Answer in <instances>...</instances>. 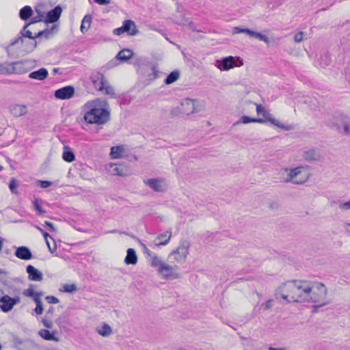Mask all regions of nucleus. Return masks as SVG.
<instances>
[{
	"label": "nucleus",
	"instance_id": "obj_1",
	"mask_svg": "<svg viewBox=\"0 0 350 350\" xmlns=\"http://www.w3.org/2000/svg\"><path fill=\"white\" fill-rule=\"evenodd\" d=\"M106 105L107 103L100 99L88 102L85 105L84 120L89 124H105L110 119V112Z\"/></svg>",
	"mask_w": 350,
	"mask_h": 350
},
{
	"label": "nucleus",
	"instance_id": "obj_2",
	"mask_svg": "<svg viewBox=\"0 0 350 350\" xmlns=\"http://www.w3.org/2000/svg\"><path fill=\"white\" fill-rule=\"evenodd\" d=\"M308 294L307 303L317 304V307L323 306L327 304L326 301L327 289L324 284L318 282H310V291Z\"/></svg>",
	"mask_w": 350,
	"mask_h": 350
},
{
	"label": "nucleus",
	"instance_id": "obj_3",
	"mask_svg": "<svg viewBox=\"0 0 350 350\" xmlns=\"http://www.w3.org/2000/svg\"><path fill=\"white\" fill-rule=\"evenodd\" d=\"M91 81L94 87L98 91H104L105 95L113 96L115 91L113 87L109 84L104 75L100 72L94 71L90 76Z\"/></svg>",
	"mask_w": 350,
	"mask_h": 350
},
{
	"label": "nucleus",
	"instance_id": "obj_4",
	"mask_svg": "<svg viewBox=\"0 0 350 350\" xmlns=\"http://www.w3.org/2000/svg\"><path fill=\"white\" fill-rule=\"evenodd\" d=\"M288 172L286 178L284 180L285 183L293 182L296 185H301L306 183L309 179V174L302 166L294 169L285 168L284 170Z\"/></svg>",
	"mask_w": 350,
	"mask_h": 350
},
{
	"label": "nucleus",
	"instance_id": "obj_5",
	"mask_svg": "<svg viewBox=\"0 0 350 350\" xmlns=\"http://www.w3.org/2000/svg\"><path fill=\"white\" fill-rule=\"evenodd\" d=\"M310 291V281L295 280L293 302H307Z\"/></svg>",
	"mask_w": 350,
	"mask_h": 350
},
{
	"label": "nucleus",
	"instance_id": "obj_6",
	"mask_svg": "<svg viewBox=\"0 0 350 350\" xmlns=\"http://www.w3.org/2000/svg\"><path fill=\"white\" fill-rule=\"evenodd\" d=\"M295 280L287 281L279 286L275 291L276 299L280 297L286 300L287 303L293 302Z\"/></svg>",
	"mask_w": 350,
	"mask_h": 350
},
{
	"label": "nucleus",
	"instance_id": "obj_7",
	"mask_svg": "<svg viewBox=\"0 0 350 350\" xmlns=\"http://www.w3.org/2000/svg\"><path fill=\"white\" fill-rule=\"evenodd\" d=\"M10 293L15 296L11 297L8 295H5L0 298V309L3 312L11 311L14 306L21 302V297L19 296L21 291L19 289L13 288Z\"/></svg>",
	"mask_w": 350,
	"mask_h": 350
},
{
	"label": "nucleus",
	"instance_id": "obj_8",
	"mask_svg": "<svg viewBox=\"0 0 350 350\" xmlns=\"http://www.w3.org/2000/svg\"><path fill=\"white\" fill-rule=\"evenodd\" d=\"M243 65V61L239 57L228 56L217 59L215 66L220 70H229L234 67H240Z\"/></svg>",
	"mask_w": 350,
	"mask_h": 350
},
{
	"label": "nucleus",
	"instance_id": "obj_9",
	"mask_svg": "<svg viewBox=\"0 0 350 350\" xmlns=\"http://www.w3.org/2000/svg\"><path fill=\"white\" fill-rule=\"evenodd\" d=\"M189 243L187 241H181L176 250L172 251L169 258H174L178 263H183L189 254Z\"/></svg>",
	"mask_w": 350,
	"mask_h": 350
},
{
	"label": "nucleus",
	"instance_id": "obj_10",
	"mask_svg": "<svg viewBox=\"0 0 350 350\" xmlns=\"http://www.w3.org/2000/svg\"><path fill=\"white\" fill-rule=\"evenodd\" d=\"M177 266H172L164 263L162 267L157 269V272L163 279H178L180 278V274L176 271Z\"/></svg>",
	"mask_w": 350,
	"mask_h": 350
},
{
	"label": "nucleus",
	"instance_id": "obj_11",
	"mask_svg": "<svg viewBox=\"0 0 350 350\" xmlns=\"http://www.w3.org/2000/svg\"><path fill=\"white\" fill-rule=\"evenodd\" d=\"M337 129L340 133L350 135V116L340 115L337 120Z\"/></svg>",
	"mask_w": 350,
	"mask_h": 350
},
{
	"label": "nucleus",
	"instance_id": "obj_12",
	"mask_svg": "<svg viewBox=\"0 0 350 350\" xmlns=\"http://www.w3.org/2000/svg\"><path fill=\"white\" fill-rule=\"evenodd\" d=\"M75 94L72 86L68 85L55 91L54 96L57 99L66 100L70 98Z\"/></svg>",
	"mask_w": 350,
	"mask_h": 350
},
{
	"label": "nucleus",
	"instance_id": "obj_13",
	"mask_svg": "<svg viewBox=\"0 0 350 350\" xmlns=\"http://www.w3.org/2000/svg\"><path fill=\"white\" fill-rule=\"evenodd\" d=\"M196 100L190 98H185L180 104L181 113L189 115L198 111L196 106Z\"/></svg>",
	"mask_w": 350,
	"mask_h": 350
},
{
	"label": "nucleus",
	"instance_id": "obj_14",
	"mask_svg": "<svg viewBox=\"0 0 350 350\" xmlns=\"http://www.w3.org/2000/svg\"><path fill=\"white\" fill-rule=\"evenodd\" d=\"M8 109L10 114L15 118L24 116L28 112L27 106L26 105H21L17 103L10 105Z\"/></svg>",
	"mask_w": 350,
	"mask_h": 350
},
{
	"label": "nucleus",
	"instance_id": "obj_15",
	"mask_svg": "<svg viewBox=\"0 0 350 350\" xmlns=\"http://www.w3.org/2000/svg\"><path fill=\"white\" fill-rule=\"evenodd\" d=\"M171 237V231H167L165 233L160 234L154 241L149 243V245L152 247H155L160 245H165L169 243Z\"/></svg>",
	"mask_w": 350,
	"mask_h": 350
},
{
	"label": "nucleus",
	"instance_id": "obj_16",
	"mask_svg": "<svg viewBox=\"0 0 350 350\" xmlns=\"http://www.w3.org/2000/svg\"><path fill=\"white\" fill-rule=\"evenodd\" d=\"M62 12V9L59 5L55 6L46 13L44 22L46 23H53L57 21L61 16Z\"/></svg>",
	"mask_w": 350,
	"mask_h": 350
},
{
	"label": "nucleus",
	"instance_id": "obj_17",
	"mask_svg": "<svg viewBox=\"0 0 350 350\" xmlns=\"http://www.w3.org/2000/svg\"><path fill=\"white\" fill-rule=\"evenodd\" d=\"M27 273H28V279L30 281L40 282L43 279L42 273L33 265H29L26 267Z\"/></svg>",
	"mask_w": 350,
	"mask_h": 350
},
{
	"label": "nucleus",
	"instance_id": "obj_18",
	"mask_svg": "<svg viewBox=\"0 0 350 350\" xmlns=\"http://www.w3.org/2000/svg\"><path fill=\"white\" fill-rule=\"evenodd\" d=\"M146 185L152 189L154 191L161 192L165 190V186L163 184V181L159 178H150L144 180Z\"/></svg>",
	"mask_w": 350,
	"mask_h": 350
},
{
	"label": "nucleus",
	"instance_id": "obj_19",
	"mask_svg": "<svg viewBox=\"0 0 350 350\" xmlns=\"http://www.w3.org/2000/svg\"><path fill=\"white\" fill-rule=\"evenodd\" d=\"M14 254L17 258L25 260H30L33 257L31 250L27 246L18 247Z\"/></svg>",
	"mask_w": 350,
	"mask_h": 350
},
{
	"label": "nucleus",
	"instance_id": "obj_20",
	"mask_svg": "<svg viewBox=\"0 0 350 350\" xmlns=\"http://www.w3.org/2000/svg\"><path fill=\"white\" fill-rule=\"evenodd\" d=\"M125 32L128 36H133L139 33L135 23L132 20H126L123 22Z\"/></svg>",
	"mask_w": 350,
	"mask_h": 350
},
{
	"label": "nucleus",
	"instance_id": "obj_21",
	"mask_svg": "<svg viewBox=\"0 0 350 350\" xmlns=\"http://www.w3.org/2000/svg\"><path fill=\"white\" fill-rule=\"evenodd\" d=\"M49 75V72L46 68H42L38 70L33 71L29 73V77L32 79L39 81L44 80Z\"/></svg>",
	"mask_w": 350,
	"mask_h": 350
},
{
	"label": "nucleus",
	"instance_id": "obj_22",
	"mask_svg": "<svg viewBox=\"0 0 350 350\" xmlns=\"http://www.w3.org/2000/svg\"><path fill=\"white\" fill-rule=\"evenodd\" d=\"M108 171L111 175L123 176L126 175L124 168L122 165H118L115 163H110Z\"/></svg>",
	"mask_w": 350,
	"mask_h": 350
},
{
	"label": "nucleus",
	"instance_id": "obj_23",
	"mask_svg": "<svg viewBox=\"0 0 350 350\" xmlns=\"http://www.w3.org/2000/svg\"><path fill=\"white\" fill-rule=\"evenodd\" d=\"M137 262V256L135 250L133 248H129L126 251L124 263L126 265H135Z\"/></svg>",
	"mask_w": 350,
	"mask_h": 350
},
{
	"label": "nucleus",
	"instance_id": "obj_24",
	"mask_svg": "<svg viewBox=\"0 0 350 350\" xmlns=\"http://www.w3.org/2000/svg\"><path fill=\"white\" fill-rule=\"evenodd\" d=\"M11 70L10 73L15 74H23L27 72V69L25 67L24 63L23 62H16L12 63L10 65Z\"/></svg>",
	"mask_w": 350,
	"mask_h": 350
},
{
	"label": "nucleus",
	"instance_id": "obj_25",
	"mask_svg": "<svg viewBox=\"0 0 350 350\" xmlns=\"http://www.w3.org/2000/svg\"><path fill=\"white\" fill-rule=\"evenodd\" d=\"M251 122H258V123H265V120L262 118H250L247 116H243L239 120L236 122L234 125H237L239 124H248Z\"/></svg>",
	"mask_w": 350,
	"mask_h": 350
},
{
	"label": "nucleus",
	"instance_id": "obj_26",
	"mask_svg": "<svg viewBox=\"0 0 350 350\" xmlns=\"http://www.w3.org/2000/svg\"><path fill=\"white\" fill-rule=\"evenodd\" d=\"M269 122L271 124L286 131H289L292 129L291 126L281 123L278 120L272 117L271 114H270L268 116V118L265 120V122Z\"/></svg>",
	"mask_w": 350,
	"mask_h": 350
},
{
	"label": "nucleus",
	"instance_id": "obj_27",
	"mask_svg": "<svg viewBox=\"0 0 350 350\" xmlns=\"http://www.w3.org/2000/svg\"><path fill=\"white\" fill-rule=\"evenodd\" d=\"M133 56V52L131 50L129 49H124L119 51L116 55V58L121 61L125 62L132 58Z\"/></svg>",
	"mask_w": 350,
	"mask_h": 350
},
{
	"label": "nucleus",
	"instance_id": "obj_28",
	"mask_svg": "<svg viewBox=\"0 0 350 350\" xmlns=\"http://www.w3.org/2000/svg\"><path fill=\"white\" fill-rule=\"evenodd\" d=\"M62 158L65 161L68 163L72 162L75 160V155L74 152L68 146H65L64 147Z\"/></svg>",
	"mask_w": 350,
	"mask_h": 350
},
{
	"label": "nucleus",
	"instance_id": "obj_29",
	"mask_svg": "<svg viewBox=\"0 0 350 350\" xmlns=\"http://www.w3.org/2000/svg\"><path fill=\"white\" fill-rule=\"evenodd\" d=\"M19 350H42L41 347L35 343L33 340L27 339L25 340V343L21 347H20Z\"/></svg>",
	"mask_w": 350,
	"mask_h": 350
},
{
	"label": "nucleus",
	"instance_id": "obj_30",
	"mask_svg": "<svg viewBox=\"0 0 350 350\" xmlns=\"http://www.w3.org/2000/svg\"><path fill=\"white\" fill-rule=\"evenodd\" d=\"M39 335L46 340H53L56 342H58L59 340V338L55 336L54 332H51L47 329L40 330Z\"/></svg>",
	"mask_w": 350,
	"mask_h": 350
},
{
	"label": "nucleus",
	"instance_id": "obj_31",
	"mask_svg": "<svg viewBox=\"0 0 350 350\" xmlns=\"http://www.w3.org/2000/svg\"><path fill=\"white\" fill-rule=\"evenodd\" d=\"M33 14V10L31 8L29 5H26L23 7L19 12V16L20 18L23 20L26 21L29 19Z\"/></svg>",
	"mask_w": 350,
	"mask_h": 350
},
{
	"label": "nucleus",
	"instance_id": "obj_32",
	"mask_svg": "<svg viewBox=\"0 0 350 350\" xmlns=\"http://www.w3.org/2000/svg\"><path fill=\"white\" fill-rule=\"evenodd\" d=\"M180 77V72L178 70H174L171 72L167 77L164 79V83L166 85H170L176 81Z\"/></svg>",
	"mask_w": 350,
	"mask_h": 350
},
{
	"label": "nucleus",
	"instance_id": "obj_33",
	"mask_svg": "<svg viewBox=\"0 0 350 350\" xmlns=\"http://www.w3.org/2000/svg\"><path fill=\"white\" fill-rule=\"evenodd\" d=\"M97 332L103 337H108L112 334L111 327L107 323H103L100 328L96 329Z\"/></svg>",
	"mask_w": 350,
	"mask_h": 350
},
{
	"label": "nucleus",
	"instance_id": "obj_34",
	"mask_svg": "<svg viewBox=\"0 0 350 350\" xmlns=\"http://www.w3.org/2000/svg\"><path fill=\"white\" fill-rule=\"evenodd\" d=\"M92 20V17L91 15L87 14L84 16L81 25V31L82 33H84L89 29Z\"/></svg>",
	"mask_w": 350,
	"mask_h": 350
},
{
	"label": "nucleus",
	"instance_id": "obj_35",
	"mask_svg": "<svg viewBox=\"0 0 350 350\" xmlns=\"http://www.w3.org/2000/svg\"><path fill=\"white\" fill-rule=\"evenodd\" d=\"M304 158L306 161H317L319 159V155H317L314 150H310L306 151L303 155Z\"/></svg>",
	"mask_w": 350,
	"mask_h": 350
},
{
	"label": "nucleus",
	"instance_id": "obj_36",
	"mask_svg": "<svg viewBox=\"0 0 350 350\" xmlns=\"http://www.w3.org/2000/svg\"><path fill=\"white\" fill-rule=\"evenodd\" d=\"M124 151L122 146H113L111 148V154L113 158H120Z\"/></svg>",
	"mask_w": 350,
	"mask_h": 350
},
{
	"label": "nucleus",
	"instance_id": "obj_37",
	"mask_svg": "<svg viewBox=\"0 0 350 350\" xmlns=\"http://www.w3.org/2000/svg\"><path fill=\"white\" fill-rule=\"evenodd\" d=\"M151 258L152 260L150 265L152 267H157L158 269L159 267H162L165 263V262H163L159 256L154 254L151 256Z\"/></svg>",
	"mask_w": 350,
	"mask_h": 350
},
{
	"label": "nucleus",
	"instance_id": "obj_38",
	"mask_svg": "<svg viewBox=\"0 0 350 350\" xmlns=\"http://www.w3.org/2000/svg\"><path fill=\"white\" fill-rule=\"evenodd\" d=\"M36 12L37 13V16H34L32 18L31 21V23H36L38 22H41L43 21L45 14L44 12L41 11L40 8L38 7L36 8Z\"/></svg>",
	"mask_w": 350,
	"mask_h": 350
},
{
	"label": "nucleus",
	"instance_id": "obj_39",
	"mask_svg": "<svg viewBox=\"0 0 350 350\" xmlns=\"http://www.w3.org/2000/svg\"><path fill=\"white\" fill-rule=\"evenodd\" d=\"M254 105L256 106V112L258 115L262 116L263 117L262 119L266 120L271 113L267 111L262 105L256 103H254Z\"/></svg>",
	"mask_w": 350,
	"mask_h": 350
},
{
	"label": "nucleus",
	"instance_id": "obj_40",
	"mask_svg": "<svg viewBox=\"0 0 350 350\" xmlns=\"http://www.w3.org/2000/svg\"><path fill=\"white\" fill-rule=\"evenodd\" d=\"M42 202V201L41 200L37 199V198L33 201V204L34 208L36 210L38 215H43L44 213H46V211L42 208V206H41Z\"/></svg>",
	"mask_w": 350,
	"mask_h": 350
},
{
	"label": "nucleus",
	"instance_id": "obj_41",
	"mask_svg": "<svg viewBox=\"0 0 350 350\" xmlns=\"http://www.w3.org/2000/svg\"><path fill=\"white\" fill-rule=\"evenodd\" d=\"M30 24H31V22H30V23H27V24H26V25L23 27V28L21 30L20 33L21 34V36H22L23 37H27V38H30V39L34 40V38H33L34 36H32V33H31L29 30L27 29V27Z\"/></svg>",
	"mask_w": 350,
	"mask_h": 350
},
{
	"label": "nucleus",
	"instance_id": "obj_42",
	"mask_svg": "<svg viewBox=\"0 0 350 350\" xmlns=\"http://www.w3.org/2000/svg\"><path fill=\"white\" fill-rule=\"evenodd\" d=\"M78 290L77 286L75 284H66L63 285V291L65 293H73Z\"/></svg>",
	"mask_w": 350,
	"mask_h": 350
},
{
	"label": "nucleus",
	"instance_id": "obj_43",
	"mask_svg": "<svg viewBox=\"0 0 350 350\" xmlns=\"http://www.w3.org/2000/svg\"><path fill=\"white\" fill-rule=\"evenodd\" d=\"M18 185V184L15 178H12L10 180V182L9 183V188L12 193H14V194L18 193V191L16 190Z\"/></svg>",
	"mask_w": 350,
	"mask_h": 350
},
{
	"label": "nucleus",
	"instance_id": "obj_44",
	"mask_svg": "<svg viewBox=\"0 0 350 350\" xmlns=\"http://www.w3.org/2000/svg\"><path fill=\"white\" fill-rule=\"evenodd\" d=\"M33 286H34L33 284H29V288L25 289L23 291V295L25 296V297H33V295H35V291L33 289Z\"/></svg>",
	"mask_w": 350,
	"mask_h": 350
},
{
	"label": "nucleus",
	"instance_id": "obj_45",
	"mask_svg": "<svg viewBox=\"0 0 350 350\" xmlns=\"http://www.w3.org/2000/svg\"><path fill=\"white\" fill-rule=\"evenodd\" d=\"M321 64L323 66H328L330 62V58L327 55H321L320 57Z\"/></svg>",
	"mask_w": 350,
	"mask_h": 350
},
{
	"label": "nucleus",
	"instance_id": "obj_46",
	"mask_svg": "<svg viewBox=\"0 0 350 350\" xmlns=\"http://www.w3.org/2000/svg\"><path fill=\"white\" fill-rule=\"evenodd\" d=\"M255 38H256V39H258V40H259L260 41H263L264 42H265L267 44H269V38L267 36L263 35V34H262L260 32H257Z\"/></svg>",
	"mask_w": 350,
	"mask_h": 350
},
{
	"label": "nucleus",
	"instance_id": "obj_47",
	"mask_svg": "<svg viewBox=\"0 0 350 350\" xmlns=\"http://www.w3.org/2000/svg\"><path fill=\"white\" fill-rule=\"evenodd\" d=\"M304 31H299L294 36V40L295 42L299 43L304 40Z\"/></svg>",
	"mask_w": 350,
	"mask_h": 350
},
{
	"label": "nucleus",
	"instance_id": "obj_48",
	"mask_svg": "<svg viewBox=\"0 0 350 350\" xmlns=\"http://www.w3.org/2000/svg\"><path fill=\"white\" fill-rule=\"evenodd\" d=\"M36 304V308L34 309L35 312L37 314H39V315L42 314L43 313V311H44L42 301L40 302V303H38V304Z\"/></svg>",
	"mask_w": 350,
	"mask_h": 350
},
{
	"label": "nucleus",
	"instance_id": "obj_49",
	"mask_svg": "<svg viewBox=\"0 0 350 350\" xmlns=\"http://www.w3.org/2000/svg\"><path fill=\"white\" fill-rule=\"evenodd\" d=\"M45 299L47 301L49 304H57L59 300L55 296L48 295L45 297Z\"/></svg>",
	"mask_w": 350,
	"mask_h": 350
},
{
	"label": "nucleus",
	"instance_id": "obj_50",
	"mask_svg": "<svg viewBox=\"0 0 350 350\" xmlns=\"http://www.w3.org/2000/svg\"><path fill=\"white\" fill-rule=\"evenodd\" d=\"M42 323H43L44 326L46 328H52L53 323V321L50 319H46L45 318L42 319Z\"/></svg>",
	"mask_w": 350,
	"mask_h": 350
},
{
	"label": "nucleus",
	"instance_id": "obj_51",
	"mask_svg": "<svg viewBox=\"0 0 350 350\" xmlns=\"http://www.w3.org/2000/svg\"><path fill=\"white\" fill-rule=\"evenodd\" d=\"M38 183L40 186L44 189L48 188L52 185V182L49 180H38Z\"/></svg>",
	"mask_w": 350,
	"mask_h": 350
},
{
	"label": "nucleus",
	"instance_id": "obj_52",
	"mask_svg": "<svg viewBox=\"0 0 350 350\" xmlns=\"http://www.w3.org/2000/svg\"><path fill=\"white\" fill-rule=\"evenodd\" d=\"M247 28H241L239 27H235L233 29L232 33L233 34L240 33H247Z\"/></svg>",
	"mask_w": 350,
	"mask_h": 350
},
{
	"label": "nucleus",
	"instance_id": "obj_53",
	"mask_svg": "<svg viewBox=\"0 0 350 350\" xmlns=\"http://www.w3.org/2000/svg\"><path fill=\"white\" fill-rule=\"evenodd\" d=\"M273 299H268L265 303L262 304V307L265 310H269L272 307Z\"/></svg>",
	"mask_w": 350,
	"mask_h": 350
},
{
	"label": "nucleus",
	"instance_id": "obj_54",
	"mask_svg": "<svg viewBox=\"0 0 350 350\" xmlns=\"http://www.w3.org/2000/svg\"><path fill=\"white\" fill-rule=\"evenodd\" d=\"M339 208L341 210H350V200L348 202L340 204Z\"/></svg>",
	"mask_w": 350,
	"mask_h": 350
},
{
	"label": "nucleus",
	"instance_id": "obj_55",
	"mask_svg": "<svg viewBox=\"0 0 350 350\" xmlns=\"http://www.w3.org/2000/svg\"><path fill=\"white\" fill-rule=\"evenodd\" d=\"M37 47V42L36 41H33L32 42H31L28 47L27 48V51L28 52H31L33 51Z\"/></svg>",
	"mask_w": 350,
	"mask_h": 350
},
{
	"label": "nucleus",
	"instance_id": "obj_56",
	"mask_svg": "<svg viewBox=\"0 0 350 350\" xmlns=\"http://www.w3.org/2000/svg\"><path fill=\"white\" fill-rule=\"evenodd\" d=\"M123 33H126L123 25L122 27L116 28L113 30V33L117 36L121 35Z\"/></svg>",
	"mask_w": 350,
	"mask_h": 350
},
{
	"label": "nucleus",
	"instance_id": "obj_57",
	"mask_svg": "<svg viewBox=\"0 0 350 350\" xmlns=\"http://www.w3.org/2000/svg\"><path fill=\"white\" fill-rule=\"evenodd\" d=\"M49 33V31L48 29H45L44 31H39L36 36H34V40L37 38H40L42 36H47V35Z\"/></svg>",
	"mask_w": 350,
	"mask_h": 350
},
{
	"label": "nucleus",
	"instance_id": "obj_58",
	"mask_svg": "<svg viewBox=\"0 0 350 350\" xmlns=\"http://www.w3.org/2000/svg\"><path fill=\"white\" fill-rule=\"evenodd\" d=\"M46 241V243L47 245V247H48V249H49V251L51 252V253H53L56 249H57V246H56V244L55 243H54V245L52 247L51 245V244L49 243V240L47 239V241Z\"/></svg>",
	"mask_w": 350,
	"mask_h": 350
},
{
	"label": "nucleus",
	"instance_id": "obj_59",
	"mask_svg": "<svg viewBox=\"0 0 350 350\" xmlns=\"http://www.w3.org/2000/svg\"><path fill=\"white\" fill-rule=\"evenodd\" d=\"M15 343H16V345H15V348L16 350H19L20 347H21L23 346V345L25 343V340H22L21 339H16L15 340Z\"/></svg>",
	"mask_w": 350,
	"mask_h": 350
},
{
	"label": "nucleus",
	"instance_id": "obj_60",
	"mask_svg": "<svg viewBox=\"0 0 350 350\" xmlns=\"http://www.w3.org/2000/svg\"><path fill=\"white\" fill-rule=\"evenodd\" d=\"M94 1L99 5H108L111 3L110 0H94Z\"/></svg>",
	"mask_w": 350,
	"mask_h": 350
},
{
	"label": "nucleus",
	"instance_id": "obj_61",
	"mask_svg": "<svg viewBox=\"0 0 350 350\" xmlns=\"http://www.w3.org/2000/svg\"><path fill=\"white\" fill-rule=\"evenodd\" d=\"M36 228L40 230V232L42 234L45 241H47V238L49 237V234L44 231L41 228L38 227V226H36Z\"/></svg>",
	"mask_w": 350,
	"mask_h": 350
},
{
	"label": "nucleus",
	"instance_id": "obj_62",
	"mask_svg": "<svg viewBox=\"0 0 350 350\" xmlns=\"http://www.w3.org/2000/svg\"><path fill=\"white\" fill-rule=\"evenodd\" d=\"M180 113H181L180 107L179 108H174L171 111L172 116H178Z\"/></svg>",
	"mask_w": 350,
	"mask_h": 350
},
{
	"label": "nucleus",
	"instance_id": "obj_63",
	"mask_svg": "<svg viewBox=\"0 0 350 350\" xmlns=\"http://www.w3.org/2000/svg\"><path fill=\"white\" fill-rule=\"evenodd\" d=\"M257 31H254L253 30H251L250 29H247V33L249 36L255 38L256 36Z\"/></svg>",
	"mask_w": 350,
	"mask_h": 350
},
{
	"label": "nucleus",
	"instance_id": "obj_64",
	"mask_svg": "<svg viewBox=\"0 0 350 350\" xmlns=\"http://www.w3.org/2000/svg\"><path fill=\"white\" fill-rule=\"evenodd\" d=\"M257 31H254L253 30H251L250 29H247V33L249 36L255 38L256 36Z\"/></svg>",
	"mask_w": 350,
	"mask_h": 350
}]
</instances>
